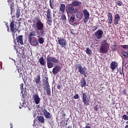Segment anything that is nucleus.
Listing matches in <instances>:
<instances>
[{
	"mask_svg": "<svg viewBox=\"0 0 128 128\" xmlns=\"http://www.w3.org/2000/svg\"><path fill=\"white\" fill-rule=\"evenodd\" d=\"M46 62L48 68H54V63L58 64L59 60L56 58L48 55L46 58Z\"/></svg>",
	"mask_w": 128,
	"mask_h": 128,
	"instance_id": "nucleus-1",
	"label": "nucleus"
},
{
	"mask_svg": "<svg viewBox=\"0 0 128 128\" xmlns=\"http://www.w3.org/2000/svg\"><path fill=\"white\" fill-rule=\"evenodd\" d=\"M66 12L68 14V18L70 16V14H76L78 12V9L75 8L72 4H68L66 6Z\"/></svg>",
	"mask_w": 128,
	"mask_h": 128,
	"instance_id": "nucleus-2",
	"label": "nucleus"
},
{
	"mask_svg": "<svg viewBox=\"0 0 128 128\" xmlns=\"http://www.w3.org/2000/svg\"><path fill=\"white\" fill-rule=\"evenodd\" d=\"M34 20H36V24H33L32 26L34 27L36 26V30H44V23L42 22V20H40V17H34Z\"/></svg>",
	"mask_w": 128,
	"mask_h": 128,
	"instance_id": "nucleus-3",
	"label": "nucleus"
},
{
	"mask_svg": "<svg viewBox=\"0 0 128 128\" xmlns=\"http://www.w3.org/2000/svg\"><path fill=\"white\" fill-rule=\"evenodd\" d=\"M46 16L47 18V24L49 26H52V10L50 9H48L46 11Z\"/></svg>",
	"mask_w": 128,
	"mask_h": 128,
	"instance_id": "nucleus-4",
	"label": "nucleus"
},
{
	"mask_svg": "<svg viewBox=\"0 0 128 128\" xmlns=\"http://www.w3.org/2000/svg\"><path fill=\"white\" fill-rule=\"evenodd\" d=\"M10 30L12 34V36L13 37L14 40V38H16V33L18 30V29H16V26L14 25V21H12L10 23Z\"/></svg>",
	"mask_w": 128,
	"mask_h": 128,
	"instance_id": "nucleus-5",
	"label": "nucleus"
},
{
	"mask_svg": "<svg viewBox=\"0 0 128 128\" xmlns=\"http://www.w3.org/2000/svg\"><path fill=\"white\" fill-rule=\"evenodd\" d=\"M109 48H110V45H108V44L105 43V44H102L99 50L100 54H106L108 52Z\"/></svg>",
	"mask_w": 128,
	"mask_h": 128,
	"instance_id": "nucleus-6",
	"label": "nucleus"
},
{
	"mask_svg": "<svg viewBox=\"0 0 128 128\" xmlns=\"http://www.w3.org/2000/svg\"><path fill=\"white\" fill-rule=\"evenodd\" d=\"M76 70H78V72H80V74H84L85 78H86V74L88 72H86V70L84 68H82V64H76Z\"/></svg>",
	"mask_w": 128,
	"mask_h": 128,
	"instance_id": "nucleus-7",
	"label": "nucleus"
},
{
	"mask_svg": "<svg viewBox=\"0 0 128 128\" xmlns=\"http://www.w3.org/2000/svg\"><path fill=\"white\" fill-rule=\"evenodd\" d=\"M82 13L84 16V23L86 24L88 22V20H90V12L86 9H84L82 10Z\"/></svg>",
	"mask_w": 128,
	"mask_h": 128,
	"instance_id": "nucleus-8",
	"label": "nucleus"
},
{
	"mask_svg": "<svg viewBox=\"0 0 128 128\" xmlns=\"http://www.w3.org/2000/svg\"><path fill=\"white\" fill-rule=\"evenodd\" d=\"M82 100L84 104H85V106H88V104H90V99L88 98L86 93H84V92H82Z\"/></svg>",
	"mask_w": 128,
	"mask_h": 128,
	"instance_id": "nucleus-9",
	"label": "nucleus"
},
{
	"mask_svg": "<svg viewBox=\"0 0 128 128\" xmlns=\"http://www.w3.org/2000/svg\"><path fill=\"white\" fill-rule=\"evenodd\" d=\"M94 38L97 40H100L104 36V32L102 30H98L94 33Z\"/></svg>",
	"mask_w": 128,
	"mask_h": 128,
	"instance_id": "nucleus-10",
	"label": "nucleus"
},
{
	"mask_svg": "<svg viewBox=\"0 0 128 128\" xmlns=\"http://www.w3.org/2000/svg\"><path fill=\"white\" fill-rule=\"evenodd\" d=\"M58 44L60 46H61L62 48H64L68 45V42H66V39L62 38H58Z\"/></svg>",
	"mask_w": 128,
	"mask_h": 128,
	"instance_id": "nucleus-11",
	"label": "nucleus"
},
{
	"mask_svg": "<svg viewBox=\"0 0 128 128\" xmlns=\"http://www.w3.org/2000/svg\"><path fill=\"white\" fill-rule=\"evenodd\" d=\"M32 98L34 100L36 104H39L40 102V96L38 94L35 93L33 96Z\"/></svg>",
	"mask_w": 128,
	"mask_h": 128,
	"instance_id": "nucleus-12",
	"label": "nucleus"
},
{
	"mask_svg": "<svg viewBox=\"0 0 128 128\" xmlns=\"http://www.w3.org/2000/svg\"><path fill=\"white\" fill-rule=\"evenodd\" d=\"M120 14H116L114 15V18L113 22L115 26H118L120 22Z\"/></svg>",
	"mask_w": 128,
	"mask_h": 128,
	"instance_id": "nucleus-13",
	"label": "nucleus"
},
{
	"mask_svg": "<svg viewBox=\"0 0 128 128\" xmlns=\"http://www.w3.org/2000/svg\"><path fill=\"white\" fill-rule=\"evenodd\" d=\"M34 36H36V32L32 30L28 35V42L30 44H32V40Z\"/></svg>",
	"mask_w": 128,
	"mask_h": 128,
	"instance_id": "nucleus-14",
	"label": "nucleus"
},
{
	"mask_svg": "<svg viewBox=\"0 0 128 128\" xmlns=\"http://www.w3.org/2000/svg\"><path fill=\"white\" fill-rule=\"evenodd\" d=\"M42 112L44 114V116L46 118H48V120H50V118H52V114H50V112H48V110H46V109H44L42 110Z\"/></svg>",
	"mask_w": 128,
	"mask_h": 128,
	"instance_id": "nucleus-15",
	"label": "nucleus"
},
{
	"mask_svg": "<svg viewBox=\"0 0 128 128\" xmlns=\"http://www.w3.org/2000/svg\"><path fill=\"white\" fill-rule=\"evenodd\" d=\"M60 70V66H56L53 68L52 72L54 74H56Z\"/></svg>",
	"mask_w": 128,
	"mask_h": 128,
	"instance_id": "nucleus-16",
	"label": "nucleus"
},
{
	"mask_svg": "<svg viewBox=\"0 0 128 128\" xmlns=\"http://www.w3.org/2000/svg\"><path fill=\"white\" fill-rule=\"evenodd\" d=\"M72 6H80L82 4V2L78 0H74L72 4Z\"/></svg>",
	"mask_w": 128,
	"mask_h": 128,
	"instance_id": "nucleus-17",
	"label": "nucleus"
},
{
	"mask_svg": "<svg viewBox=\"0 0 128 128\" xmlns=\"http://www.w3.org/2000/svg\"><path fill=\"white\" fill-rule=\"evenodd\" d=\"M42 84H44V86H50V84H48V76H44V78L42 80Z\"/></svg>",
	"mask_w": 128,
	"mask_h": 128,
	"instance_id": "nucleus-18",
	"label": "nucleus"
},
{
	"mask_svg": "<svg viewBox=\"0 0 128 128\" xmlns=\"http://www.w3.org/2000/svg\"><path fill=\"white\" fill-rule=\"evenodd\" d=\"M17 38V42H18V44H21V46H22V44H24V41L22 40V36H19L18 37H16Z\"/></svg>",
	"mask_w": 128,
	"mask_h": 128,
	"instance_id": "nucleus-19",
	"label": "nucleus"
},
{
	"mask_svg": "<svg viewBox=\"0 0 128 128\" xmlns=\"http://www.w3.org/2000/svg\"><path fill=\"white\" fill-rule=\"evenodd\" d=\"M34 80L36 84H38L40 82V75L38 74L36 78H34Z\"/></svg>",
	"mask_w": 128,
	"mask_h": 128,
	"instance_id": "nucleus-20",
	"label": "nucleus"
},
{
	"mask_svg": "<svg viewBox=\"0 0 128 128\" xmlns=\"http://www.w3.org/2000/svg\"><path fill=\"white\" fill-rule=\"evenodd\" d=\"M66 10V4H61L60 5V10L62 14H64V10Z\"/></svg>",
	"mask_w": 128,
	"mask_h": 128,
	"instance_id": "nucleus-21",
	"label": "nucleus"
},
{
	"mask_svg": "<svg viewBox=\"0 0 128 128\" xmlns=\"http://www.w3.org/2000/svg\"><path fill=\"white\" fill-rule=\"evenodd\" d=\"M38 60L41 66H46V62L44 60V57H40L39 58Z\"/></svg>",
	"mask_w": 128,
	"mask_h": 128,
	"instance_id": "nucleus-22",
	"label": "nucleus"
},
{
	"mask_svg": "<svg viewBox=\"0 0 128 128\" xmlns=\"http://www.w3.org/2000/svg\"><path fill=\"white\" fill-rule=\"evenodd\" d=\"M76 16L77 18H79V20H82V17L84 16V14H82V12H76Z\"/></svg>",
	"mask_w": 128,
	"mask_h": 128,
	"instance_id": "nucleus-23",
	"label": "nucleus"
},
{
	"mask_svg": "<svg viewBox=\"0 0 128 128\" xmlns=\"http://www.w3.org/2000/svg\"><path fill=\"white\" fill-rule=\"evenodd\" d=\"M12 2V0H8V5L10 6V14H12L14 10V6H12L10 2Z\"/></svg>",
	"mask_w": 128,
	"mask_h": 128,
	"instance_id": "nucleus-24",
	"label": "nucleus"
},
{
	"mask_svg": "<svg viewBox=\"0 0 128 128\" xmlns=\"http://www.w3.org/2000/svg\"><path fill=\"white\" fill-rule=\"evenodd\" d=\"M37 38H38V42L39 44H42L44 42V38L42 37H40V34L38 33V36H37Z\"/></svg>",
	"mask_w": 128,
	"mask_h": 128,
	"instance_id": "nucleus-25",
	"label": "nucleus"
},
{
	"mask_svg": "<svg viewBox=\"0 0 128 128\" xmlns=\"http://www.w3.org/2000/svg\"><path fill=\"white\" fill-rule=\"evenodd\" d=\"M110 68L112 70H114L117 66L116 62H112L110 64Z\"/></svg>",
	"mask_w": 128,
	"mask_h": 128,
	"instance_id": "nucleus-26",
	"label": "nucleus"
},
{
	"mask_svg": "<svg viewBox=\"0 0 128 128\" xmlns=\"http://www.w3.org/2000/svg\"><path fill=\"white\" fill-rule=\"evenodd\" d=\"M37 118L39 122H41V124H44V116H38Z\"/></svg>",
	"mask_w": 128,
	"mask_h": 128,
	"instance_id": "nucleus-27",
	"label": "nucleus"
},
{
	"mask_svg": "<svg viewBox=\"0 0 128 128\" xmlns=\"http://www.w3.org/2000/svg\"><path fill=\"white\" fill-rule=\"evenodd\" d=\"M81 88H84L86 86V82L84 78H82L80 82Z\"/></svg>",
	"mask_w": 128,
	"mask_h": 128,
	"instance_id": "nucleus-28",
	"label": "nucleus"
},
{
	"mask_svg": "<svg viewBox=\"0 0 128 128\" xmlns=\"http://www.w3.org/2000/svg\"><path fill=\"white\" fill-rule=\"evenodd\" d=\"M46 92L47 94V96H52V91H50V86H47L46 87Z\"/></svg>",
	"mask_w": 128,
	"mask_h": 128,
	"instance_id": "nucleus-29",
	"label": "nucleus"
},
{
	"mask_svg": "<svg viewBox=\"0 0 128 128\" xmlns=\"http://www.w3.org/2000/svg\"><path fill=\"white\" fill-rule=\"evenodd\" d=\"M71 16H70V22L72 24H74V20H76V15L74 14H70Z\"/></svg>",
	"mask_w": 128,
	"mask_h": 128,
	"instance_id": "nucleus-30",
	"label": "nucleus"
},
{
	"mask_svg": "<svg viewBox=\"0 0 128 128\" xmlns=\"http://www.w3.org/2000/svg\"><path fill=\"white\" fill-rule=\"evenodd\" d=\"M120 54H121L122 56H124V58H128V52H126V51H121Z\"/></svg>",
	"mask_w": 128,
	"mask_h": 128,
	"instance_id": "nucleus-31",
	"label": "nucleus"
},
{
	"mask_svg": "<svg viewBox=\"0 0 128 128\" xmlns=\"http://www.w3.org/2000/svg\"><path fill=\"white\" fill-rule=\"evenodd\" d=\"M118 43L114 42L113 44V46H112V50H113L114 52H116V50H118Z\"/></svg>",
	"mask_w": 128,
	"mask_h": 128,
	"instance_id": "nucleus-32",
	"label": "nucleus"
},
{
	"mask_svg": "<svg viewBox=\"0 0 128 128\" xmlns=\"http://www.w3.org/2000/svg\"><path fill=\"white\" fill-rule=\"evenodd\" d=\"M54 0H50V8H52V10H54Z\"/></svg>",
	"mask_w": 128,
	"mask_h": 128,
	"instance_id": "nucleus-33",
	"label": "nucleus"
},
{
	"mask_svg": "<svg viewBox=\"0 0 128 128\" xmlns=\"http://www.w3.org/2000/svg\"><path fill=\"white\" fill-rule=\"evenodd\" d=\"M16 14V18H20V10L17 9Z\"/></svg>",
	"mask_w": 128,
	"mask_h": 128,
	"instance_id": "nucleus-34",
	"label": "nucleus"
},
{
	"mask_svg": "<svg viewBox=\"0 0 128 128\" xmlns=\"http://www.w3.org/2000/svg\"><path fill=\"white\" fill-rule=\"evenodd\" d=\"M108 23L109 26H112V18H108Z\"/></svg>",
	"mask_w": 128,
	"mask_h": 128,
	"instance_id": "nucleus-35",
	"label": "nucleus"
},
{
	"mask_svg": "<svg viewBox=\"0 0 128 128\" xmlns=\"http://www.w3.org/2000/svg\"><path fill=\"white\" fill-rule=\"evenodd\" d=\"M122 117L124 120H128V111L126 112V114H124Z\"/></svg>",
	"mask_w": 128,
	"mask_h": 128,
	"instance_id": "nucleus-36",
	"label": "nucleus"
},
{
	"mask_svg": "<svg viewBox=\"0 0 128 128\" xmlns=\"http://www.w3.org/2000/svg\"><path fill=\"white\" fill-rule=\"evenodd\" d=\"M61 19L62 20H64V22L66 20V14H64V13H62L61 15Z\"/></svg>",
	"mask_w": 128,
	"mask_h": 128,
	"instance_id": "nucleus-37",
	"label": "nucleus"
},
{
	"mask_svg": "<svg viewBox=\"0 0 128 128\" xmlns=\"http://www.w3.org/2000/svg\"><path fill=\"white\" fill-rule=\"evenodd\" d=\"M40 30V36H46V31H44V29H42V30Z\"/></svg>",
	"mask_w": 128,
	"mask_h": 128,
	"instance_id": "nucleus-38",
	"label": "nucleus"
},
{
	"mask_svg": "<svg viewBox=\"0 0 128 128\" xmlns=\"http://www.w3.org/2000/svg\"><path fill=\"white\" fill-rule=\"evenodd\" d=\"M20 89L21 90V94H24V83H22L21 84H20Z\"/></svg>",
	"mask_w": 128,
	"mask_h": 128,
	"instance_id": "nucleus-39",
	"label": "nucleus"
},
{
	"mask_svg": "<svg viewBox=\"0 0 128 128\" xmlns=\"http://www.w3.org/2000/svg\"><path fill=\"white\" fill-rule=\"evenodd\" d=\"M86 54H88V56L90 55V54H92V50H90V48H86Z\"/></svg>",
	"mask_w": 128,
	"mask_h": 128,
	"instance_id": "nucleus-40",
	"label": "nucleus"
},
{
	"mask_svg": "<svg viewBox=\"0 0 128 128\" xmlns=\"http://www.w3.org/2000/svg\"><path fill=\"white\" fill-rule=\"evenodd\" d=\"M116 0V4L117 6H122V1H120L118 0Z\"/></svg>",
	"mask_w": 128,
	"mask_h": 128,
	"instance_id": "nucleus-41",
	"label": "nucleus"
},
{
	"mask_svg": "<svg viewBox=\"0 0 128 128\" xmlns=\"http://www.w3.org/2000/svg\"><path fill=\"white\" fill-rule=\"evenodd\" d=\"M118 72L121 74V76H124V74H123L124 73V68H119V70H118Z\"/></svg>",
	"mask_w": 128,
	"mask_h": 128,
	"instance_id": "nucleus-42",
	"label": "nucleus"
},
{
	"mask_svg": "<svg viewBox=\"0 0 128 128\" xmlns=\"http://www.w3.org/2000/svg\"><path fill=\"white\" fill-rule=\"evenodd\" d=\"M108 18H112V14L110 12H108L107 14Z\"/></svg>",
	"mask_w": 128,
	"mask_h": 128,
	"instance_id": "nucleus-43",
	"label": "nucleus"
},
{
	"mask_svg": "<svg viewBox=\"0 0 128 128\" xmlns=\"http://www.w3.org/2000/svg\"><path fill=\"white\" fill-rule=\"evenodd\" d=\"M121 48L124 50H128V44L121 45Z\"/></svg>",
	"mask_w": 128,
	"mask_h": 128,
	"instance_id": "nucleus-44",
	"label": "nucleus"
},
{
	"mask_svg": "<svg viewBox=\"0 0 128 128\" xmlns=\"http://www.w3.org/2000/svg\"><path fill=\"white\" fill-rule=\"evenodd\" d=\"M32 44L33 46H37L38 45V40H33L32 41Z\"/></svg>",
	"mask_w": 128,
	"mask_h": 128,
	"instance_id": "nucleus-45",
	"label": "nucleus"
},
{
	"mask_svg": "<svg viewBox=\"0 0 128 128\" xmlns=\"http://www.w3.org/2000/svg\"><path fill=\"white\" fill-rule=\"evenodd\" d=\"M73 98H74V100H78L80 98V96H78V94H76L74 96Z\"/></svg>",
	"mask_w": 128,
	"mask_h": 128,
	"instance_id": "nucleus-46",
	"label": "nucleus"
},
{
	"mask_svg": "<svg viewBox=\"0 0 128 128\" xmlns=\"http://www.w3.org/2000/svg\"><path fill=\"white\" fill-rule=\"evenodd\" d=\"M94 110H95V112L98 111V105L94 106Z\"/></svg>",
	"mask_w": 128,
	"mask_h": 128,
	"instance_id": "nucleus-47",
	"label": "nucleus"
},
{
	"mask_svg": "<svg viewBox=\"0 0 128 128\" xmlns=\"http://www.w3.org/2000/svg\"><path fill=\"white\" fill-rule=\"evenodd\" d=\"M85 128H92V127H90V124H86Z\"/></svg>",
	"mask_w": 128,
	"mask_h": 128,
	"instance_id": "nucleus-48",
	"label": "nucleus"
},
{
	"mask_svg": "<svg viewBox=\"0 0 128 128\" xmlns=\"http://www.w3.org/2000/svg\"><path fill=\"white\" fill-rule=\"evenodd\" d=\"M98 30V26H94V28L92 29L93 32H94V30Z\"/></svg>",
	"mask_w": 128,
	"mask_h": 128,
	"instance_id": "nucleus-49",
	"label": "nucleus"
},
{
	"mask_svg": "<svg viewBox=\"0 0 128 128\" xmlns=\"http://www.w3.org/2000/svg\"><path fill=\"white\" fill-rule=\"evenodd\" d=\"M122 94L124 96H126V90H124L123 92H122Z\"/></svg>",
	"mask_w": 128,
	"mask_h": 128,
	"instance_id": "nucleus-50",
	"label": "nucleus"
},
{
	"mask_svg": "<svg viewBox=\"0 0 128 128\" xmlns=\"http://www.w3.org/2000/svg\"><path fill=\"white\" fill-rule=\"evenodd\" d=\"M62 116H66V113L64 111H62Z\"/></svg>",
	"mask_w": 128,
	"mask_h": 128,
	"instance_id": "nucleus-51",
	"label": "nucleus"
},
{
	"mask_svg": "<svg viewBox=\"0 0 128 128\" xmlns=\"http://www.w3.org/2000/svg\"><path fill=\"white\" fill-rule=\"evenodd\" d=\"M6 28H8L7 30L8 32H10V28L8 27V25L6 26Z\"/></svg>",
	"mask_w": 128,
	"mask_h": 128,
	"instance_id": "nucleus-52",
	"label": "nucleus"
},
{
	"mask_svg": "<svg viewBox=\"0 0 128 128\" xmlns=\"http://www.w3.org/2000/svg\"><path fill=\"white\" fill-rule=\"evenodd\" d=\"M19 77L20 78H22V73L21 72V73L20 74Z\"/></svg>",
	"mask_w": 128,
	"mask_h": 128,
	"instance_id": "nucleus-53",
	"label": "nucleus"
},
{
	"mask_svg": "<svg viewBox=\"0 0 128 128\" xmlns=\"http://www.w3.org/2000/svg\"><path fill=\"white\" fill-rule=\"evenodd\" d=\"M57 88L58 90H60V85H58L57 86Z\"/></svg>",
	"mask_w": 128,
	"mask_h": 128,
	"instance_id": "nucleus-54",
	"label": "nucleus"
},
{
	"mask_svg": "<svg viewBox=\"0 0 128 128\" xmlns=\"http://www.w3.org/2000/svg\"><path fill=\"white\" fill-rule=\"evenodd\" d=\"M126 34L127 36L128 37V30H127Z\"/></svg>",
	"mask_w": 128,
	"mask_h": 128,
	"instance_id": "nucleus-55",
	"label": "nucleus"
},
{
	"mask_svg": "<svg viewBox=\"0 0 128 128\" xmlns=\"http://www.w3.org/2000/svg\"><path fill=\"white\" fill-rule=\"evenodd\" d=\"M71 34H74V33L72 32L71 31L70 32Z\"/></svg>",
	"mask_w": 128,
	"mask_h": 128,
	"instance_id": "nucleus-56",
	"label": "nucleus"
},
{
	"mask_svg": "<svg viewBox=\"0 0 128 128\" xmlns=\"http://www.w3.org/2000/svg\"><path fill=\"white\" fill-rule=\"evenodd\" d=\"M125 128H128V125H126Z\"/></svg>",
	"mask_w": 128,
	"mask_h": 128,
	"instance_id": "nucleus-57",
	"label": "nucleus"
},
{
	"mask_svg": "<svg viewBox=\"0 0 128 128\" xmlns=\"http://www.w3.org/2000/svg\"><path fill=\"white\" fill-rule=\"evenodd\" d=\"M36 108H40V105H37Z\"/></svg>",
	"mask_w": 128,
	"mask_h": 128,
	"instance_id": "nucleus-58",
	"label": "nucleus"
},
{
	"mask_svg": "<svg viewBox=\"0 0 128 128\" xmlns=\"http://www.w3.org/2000/svg\"><path fill=\"white\" fill-rule=\"evenodd\" d=\"M126 124H128V121L126 122Z\"/></svg>",
	"mask_w": 128,
	"mask_h": 128,
	"instance_id": "nucleus-59",
	"label": "nucleus"
},
{
	"mask_svg": "<svg viewBox=\"0 0 128 128\" xmlns=\"http://www.w3.org/2000/svg\"><path fill=\"white\" fill-rule=\"evenodd\" d=\"M14 50H16V46H14Z\"/></svg>",
	"mask_w": 128,
	"mask_h": 128,
	"instance_id": "nucleus-60",
	"label": "nucleus"
},
{
	"mask_svg": "<svg viewBox=\"0 0 128 128\" xmlns=\"http://www.w3.org/2000/svg\"><path fill=\"white\" fill-rule=\"evenodd\" d=\"M53 16H54V14H53Z\"/></svg>",
	"mask_w": 128,
	"mask_h": 128,
	"instance_id": "nucleus-61",
	"label": "nucleus"
},
{
	"mask_svg": "<svg viewBox=\"0 0 128 128\" xmlns=\"http://www.w3.org/2000/svg\"><path fill=\"white\" fill-rule=\"evenodd\" d=\"M11 126H12V124H11Z\"/></svg>",
	"mask_w": 128,
	"mask_h": 128,
	"instance_id": "nucleus-62",
	"label": "nucleus"
},
{
	"mask_svg": "<svg viewBox=\"0 0 128 128\" xmlns=\"http://www.w3.org/2000/svg\"><path fill=\"white\" fill-rule=\"evenodd\" d=\"M20 108H22L20 106Z\"/></svg>",
	"mask_w": 128,
	"mask_h": 128,
	"instance_id": "nucleus-63",
	"label": "nucleus"
},
{
	"mask_svg": "<svg viewBox=\"0 0 128 128\" xmlns=\"http://www.w3.org/2000/svg\"><path fill=\"white\" fill-rule=\"evenodd\" d=\"M10 128H12V127H11Z\"/></svg>",
	"mask_w": 128,
	"mask_h": 128,
	"instance_id": "nucleus-64",
	"label": "nucleus"
}]
</instances>
